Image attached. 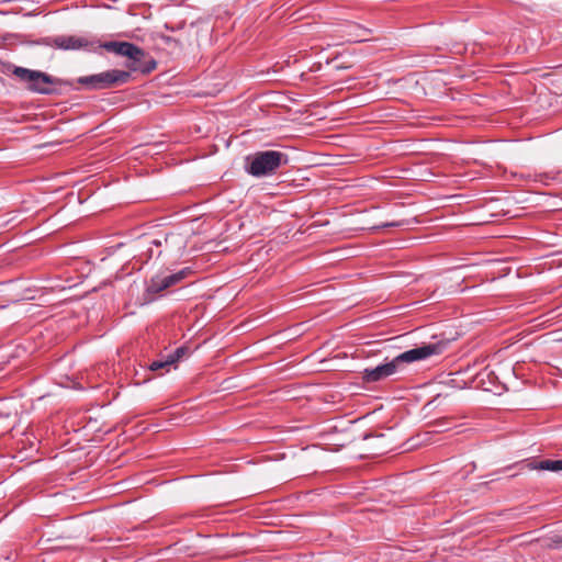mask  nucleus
Returning a JSON list of instances; mask_svg holds the SVG:
<instances>
[{
    "label": "nucleus",
    "instance_id": "obj_14",
    "mask_svg": "<svg viewBox=\"0 0 562 562\" xmlns=\"http://www.w3.org/2000/svg\"><path fill=\"white\" fill-rule=\"evenodd\" d=\"M166 42H167V43H171V42H172V43H175V44H177V43H178V41H177V40H173V38H171V37H167V38H166Z\"/></svg>",
    "mask_w": 562,
    "mask_h": 562
},
{
    "label": "nucleus",
    "instance_id": "obj_5",
    "mask_svg": "<svg viewBox=\"0 0 562 562\" xmlns=\"http://www.w3.org/2000/svg\"><path fill=\"white\" fill-rule=\"evenodd\" d=\"M38 45L52 46L63 50L90 49L93 42L83 36L58 35L54 37H43L36 41Z\"/></svg>",
    "mask_w": 562,
    "mask_h": 562
},
{
    "label": "nucleus",
    "instance_id": "obj_8",
    "mask_svg": "<svg viewBox=\"0 0 562 562\" xmlns=\"http://www.w3.org/2000/svg\"><path fill=\"white\" fill-rule=\"evenodd\" d=\"M99 47L105 49L106 52L114 53L124 57H127L130 54L136 52L135 44L130 42L110 41L99 44Z\"/></svg>",
    "mask_w": 562,
    "mask_h": 562
},
{
    "label": "nucleus",
    "instance_id": "obj_13",
    "mask_svg": "<svg viewBox=\"0 0 562 562\" xmlns=\"http://www.w3.org/2000/svg\"><path fill=\"white\" fill-rule=\"evenodd\" d=\"M402 222H390V223H383L380 227H397L401 226Z\"/></svg>",
    "mask_w": 562,
    "mask_h": 562
},
{
    "label": "nucleus",
    "instance_id": "obj_3",
    "mask_svg": "<svg viewBox=\"0 0 562 562\" xmlns=\"http://www.w3.org/2000/svg\"><path fill=\"white\" fill-rule=\"evenodd\" d=\"M12 74L26 83V88L36 93L52 94L53 86L60 85L61 80L40 70L14 67Z\"/></svg>",
    "mask_w": 562,
    "mask_h": 562
},
{
    "label": "nucleus",
    "instance_id": "obj_12",
    "mask_svg": "<svg viewBox=\"0 0 562 562\" xmlns=\"http://www.w3.org/2000/svg\"><path fill=\"white\" fill-rule=\"evenodd\" d=\"M447 424V420H436L431 424V427L434 428L431 431L432 432H443L446 431L448 428L445 427Z\"/></svg>",
    "mask_w": 562,
    "mask_h": 562
},
{
    "label": "nucleus",
    "instance_id": "obj_11",
    "mask_svg": "<svg viewBox=\"0 0 562 562\" xmlns=\"http://www.w3.org/2000/svg\"><path fill=\"white\" fill-rule=\"evenodd\" d=\"M187 352H188V348L184 346H181V347L177 348L172 353L168 355V358L170 359V362L172 364H176Z\"/></svg>",
    "mask_w": 562,
    "mask_h": 562
},
{
    "label": "nucleus",
    "instance_id": "obj_9",
    "mask_svg": "<svg viewBox=\"0 0 562 562\" xmlns=\"http://www.w3.org/2000/svg\"><path fill=\"white\" fill-rule=\"evenodd\" d=\"M535 468L538 470L560 472V471H562V459L561 460H550V459L541 460L536 464Z\"/></svg>",
    "mask_w": 562,
    "mask_h": 562
},
{
    "label": "nucleus",
    "instance_id": "obj_15",
    "mask_svg": "<svg viewBox=\"0 0 562 562\" xmlns=\"http://www.w3.org/2000/svg\"><path fill=\"white\" fill-rule=\"evenodd\" d=\"M153 244H154L155 246H157V247L161 245V243H160L159 240H157V239L153 240Z\"/></svg>",
    "mask_w": 562,
    "mask_h": 562
},
{
    "label": "nucleus",
    "instance_id": "obj_1",
    "mask_svg": "<svg viewBox=\"0 0 562 562\" xmlns=\"http://www.w3.org/2000/svg\"><path fill=\"white\" fill-rule=\"evenodd\" d=\"M446 347L447 342L443 341L423 344L422 346L400 353L390 362L376 366L375 368L364 369L362 371V380L366 383H375L382 381L401 371L404 364L424 360L434 355L442 353Z\"/></svg>",
    "mask_w": 562,
    "mask_h": 562
},
{
    "label": "nucleus",
    "instance_id": "obj_10",
    "mask_svg": "<svg viewBox=\"0 0 562 562\" xmlns=\"http://www.w3.org/2000/svg\"><path fill=\"white\" fill-rule=\"evenodd\" d=\"M173 366L170 362V359L168 356L162 360H155L148 364V369L150 371H158L165 369L166 371H169L170 367Z\"/></svg>",
    "mask_w": 562,
    "mask_h": 562
},
{
    "label": "nucleus",
    "instance_id": "obj_6",
    "mask_svg": "<svg viewBox=\"0 0 562 562\" xmlns=\"http://www.w3.org/2000/svg\"><path fill=\"white\" fill-rule=\"evenodd\" d=\"M191 273L190 268H184L176 273L164 276L158 274L150 279L147 284L146 291L148 294H157L164 290L169 289L172 285H176L181 280H183L188 274Z\"/></svg>",
    "mask_w": 562,
    "mask_h": 562
},
{
    "label": "nucleus",
    "instance_id": "obj_7",
    "mask_svg": "<svg viewBox=\"0 0 562 562\" xmlns=\"http://www.w3.org/2000/svg\"><path fill=\"white\" fill-rule=\"evenodd\" d=\"M135 50L133 54L127 56L128 61L126 63V67L131 71H137L142 74H149L157 67V61L144 49L135 45Z\"/></svg>",
    "mask_w": 562,
    "mask_h": 562
},
{
    "label": "nucleus",
    "instance_id": "obj_4",
    "mask_svg": "<svg viewBox=\"0 0 562 562\" xmlns=\"http://www.w3.org/2000/svg\"><path fill=\"white\" fill-rule=\"evenodd\" d=\"M132 75L127 70L111 69L78 78V83L90 90L111 89L127 83Z\"/></svg>",
    "mask_w": 562,
    "mask_h": 562
},
{
    "label": "nucleus",
    "instance_id": "obj_2",
    "mask_svg": "<svg viewBox=\"0 0 562 562\" xmlns=\"http://www.w3.org/2000/svg\"><path fill=\"white\" fill-rule=\"evenodd\" d=\"M288 162L289 156L282 151H257L246 157L245 169L254 177H268L274 175L280 167L288 165Z\"/></svg>",
    "mask_w": 562,
    "mask_h": 562
}]
</instances>
